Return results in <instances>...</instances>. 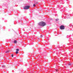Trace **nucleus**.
<instances>
[{
  "mask_svg": "<svg viewBox=\"0 0 73 73\" xmlns=\"http://www.w3.org/2000/svg\"><path fill=\"white\" fill-rule=\"evenodd\" d=\"M26 61H27V60H26Z\"/></svg>",
  "mask_w": 73,
  "mask_h": 73,
  "instance_id": "nucleus-17",
  "label": "nucleus"
},
{
  "mask_svg": "<svg viewBox=\"0 0 73 73\" xmlns=\"http://www.w3.org/2000/svg\"><path fill=\"white\" fill-rule=\"evenodd\" d=\"M58 19H56V21H58Z\"/></svg>",
  "mask_w": 73,
  "mask_h": 73,
  "instance_id": "nucleus-10",
  "label": "nucleus"
},
{
  "mask_svg": "<svg viewBox=\"0 0 73 73\" xmlns=\"http://www.w3.org/2000/svg\"><path fill=\"white\" fill-rule=\"evenodd\" d=\"M30 7V6H27L25 7L24 8V9H29Z\"/></svg>",
  "mask_w": 73,
  "mask_h": 73,
  "instance_id": "nucleus-2",
  "label": "nucleus"
},
{
  "mask_svg": "<svg viewBox=\"0 0 73 73\" xmlns=\"http://www.w3.org/2000/svg\"><path fill=\"white\" fill-rule=\"evenodd\" d=\"M18 53H19V52L17 51L15 53L16 54H18Z\"/></svg>",
  "mask_w": 73,
  "mask_h": 73,
  "instance_id": "nucleus-5",
  "label": "nucleus"
},
{
  "mask_svg": "<svg viewBox=\"0 0 73 73\" xmlns=\"http://www.w3.org/2000/svg\"><path fill=\"white\" fill-rule=\"evenodd\" d=\"M68 65H72V64L71 63H69Z\"/></svg>",
  "mask_w": 73,
  "mask_h": 73,
  "instance_id": "nucleus-6",
  "label": "nucleus"
},
{
  "mask_svg": "<svg viewBox=\"0 0 73 73\" xmlns=\"http://www.w3.org/2000/svg\"><path fill=\"white\" fill-rule=\"evenodd\" d=\"M60 29L63 30L65 29V27L63 25H61L60 27Z\"/></svg>",
  "mask_w": 73,
  "mask_h": 73,
  "instance_id": "nucleus-3",
  "label": "nucleus"
},
{
  "mask_svg": "<svg viewBox=\"0 0 73 73\" xmlns=\"http://www.w3.org/2000/svg\"><path fill=\"white\" fill-rule=\"evenodd\" d=\"M8 51H6V53H8Z\"/></svg>",
  "mask_w": 73,
  "mask_h": 73,
  "instance_id": "nucleus-14",
  "label": "nucleus"
},
{
  "mask_svg": "<svg viewBox=\"0 0 73 73\" xmlns=\"http://www.w3.org/2000/svg\"><path fill=\"white\" fill-rule=\"evenodd\" d=\"M16 51H17L18 52L19 50V49H16Z\"/></svg>",
  "mask_w": 73,
  "mask_h": 73,
  "instance_id": "nucleus-7",
  "label": "nucleus"
},
{
  "mask_svg": "<svg viewBox=\"0 0 73 73\" xmlns=\"http://www.w3.org/2000/svg\"><path fill=\"white\" fill-rule=\"evenodd\" d=\"M35 5H35V4H34L33 6V7H35Z\"/></svg>",
  "mask_w": 73,
  "mask_h": 73,
  "instance_id": "nucleus-9",
  "label": "nucleus"
},
{
  "mask_svg": "<svg viewBox=\"0 0 73 73\" xmlns=\"http://www.w3.org/2000/svg\"><path fill=\"white\" fill-rule=\"evenodd\" d=\"M38 2H36V3H37V4H38Z\"/></svg>",
  "mask_w": 73,
  "mask_h": 73,
  "instance_id": "nucleus-15",
  "label": "nucleus"
},
{
  "mask_svg": "<svg viewBox=\"0 0 73 73\" xmlns=\"http://www.w3.org/2000/svg\"><path fill=\"white\" fill-rule=\"evenodd\" d=\"M5 66L3 65L2 66V67H5Z\"/></svg>",
  "mask_w": 73,
  "mask_h": 73,
  "instance_id": "nucleus-11",
  "label": "nucleus"
},
{
  "mask_svg": "<svg viewBox=\"0 0 73 73\" xmlns=\"http://www.w3.org/2000/svg\"><path fill=\"white\" fill-rule=\"evenodd\" d=\"M56 72H58V69H56Z\"/></svg>",
  "mask_w": 73,
  "mask_h": 73,
  "instance_id": "nucleus-12",
  "label": "nucleus"
},
{
  "mask_svg": "<svg viewBox=\"0 0 73 73\" xmlns=\"http://www.w3.org/2000/svg\"><path fill=\"white\" fill-rule=\"evenodd\" d=\"M38 25L41 27H44L46 25V23L42 21L38 23Z\"/></svg>",
  "mask_w": 73,
  "mask_h": 73,
  "instance_id": "nucleus-1",
  "label": "nucleus"
},
{
  "mask_svg": "<svg viewBox=\"0 0 73 73\" xmlns=\"http://www.w3.org/2000/svg\"><path fill=\"white\" fill-rule=\"evenodd\" d=\"M3 56H4V55H3Z\"/></svg>",
  "mask_w": 73,
  "mask_h": 73,
  "instance_id": "nucleus-16",
  "label": "nucleus"
},
{
  "mask_svg": "<svg viewBox=\"0 0 73 73\" xmlns=\"http://www.w3.org/2000/svg\"><path fill=\"white\" fill-rule=\"evenodd\" d=\"M11 56L12 57H13V54H11Z\"/></svg>",
  "mask_w": 73,
  "mask_h": 73,
  "instance_id": "nucleus-8",
  "label": "nucleus"
},
{
  "mask_svg": "<svg viewBox=\"0 0 73 73\" xmlns=\"http://www.w3.org/2000/svg\"><path fill=\"white\" fill-rule=\"evenodd\" d=\"M41 37L42 38V35H41Z\"/></svg>",
  "mask_w": 73,
  "mask_h": 73,
  "instance_id": "nucleus-13",
  "label": "nucleus"
},
{
  "mask_svg": "<svg viewBox=\"0 0 73 73\" xmlns=\"http://www.w3.org/2000/svg\"><path fill=\"white\" fill-rule=\"evenodd\" d=\"M16 42H17V41L16 40H15L14 42V43L15 44H16Z\"/></svg>",
  "mask_w": 73,
  "mask_h": 73,
  "instance_id": "nucleus-4",
  "label": "nucleus"
}]
</instances>
